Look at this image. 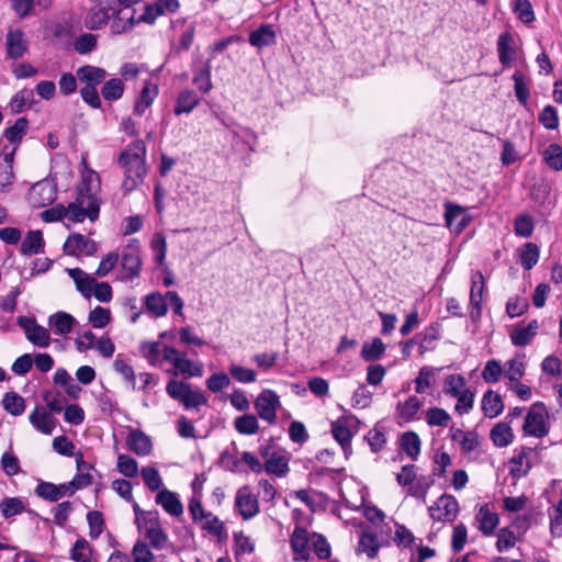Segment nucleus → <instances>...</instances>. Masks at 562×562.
I'll list each match as a JSON object with an SVG mask.
<instances>
[{
	"mask_svg": "<svg viewBox=\"0 0 562 562\" xmlns=\"http://www.w3.org/2000/svg\"><path fill=\"white\" fill-rule=\"evenodd\" d=\"M426 420L429 426H447L450 420V415L439 407H430L426 412Z\"/></svg>",
	"mask_w": 562,
	"mask_h": 562,
	"instance_id": "obj_60",
	"label": "nucleus"
},
{
	"mask_svg": "<svg viewBox=\"0 0 562 562\" xmlns=\"http://www.w3.org/2000/svg\"><path fill=\"white\" fill-rule=\"evenodd\" d=\"M265 470L269 474L283 477L289 472L288 459L283 456L272 454V457L265 462Z\"/></svg>",
	"mask_w": 562,
	"mask_h": 562,
	"instance_id": "obj_41",
	"label": "nucleus"
},
{
	"mask_svg": "<svg viewBox=\"0 0 562 562\" xmlns=\"http://www.w3.org/2000/svg\"><path fill=\"white\" fill-rule=\"evenodd\" d=\"M211 59L204 60L202 56H198L192 61L193 78L192 82L202 93H207L212 88L211 81Z\"/></svg>",
	"mask_w": 562,
	"mask_h": 562,
	"instance_id": "obj_8",
	"label": "nucleus"
},
{
	"mask_svg": "<svg viewBox=\"0 0 562 562\" xmlns=\"http://www.w3.org/2000/svg\"><path fill=\"white\" fill-rule=\"evenodd\" d=\"M200 103V98L193 90H183L179 93L173 109L175 114L190 113Z\"/></svg>",
	"mask_w": 562,
	"mask_h": 562,
	"instance_id": "obj_28",
	"label": "nucleus"
},
{
	"mask_svg": "<svg viewBox=\"0 0 562 562\" xmlns=\"http://www.w3.org/2000/svg\"><path fill=\"white\" fill-rule=\"evenodd\" d=\"M145 306L155 317L165 316L168 312L167 297L158 292L146 295Z\"/></svg>",
	"mask_w": 562,
	"mask_h": 562,
	"instance_id": "obj_31",
	"label": "nucleus"
},
{
	"mask_svg": "<svg viewBox=\"0 0 562 562\" xmlns=\"http://www.w3.org/2000/svg\"><path fill=\"white\" fill-rule=\"evenodd\" d=\"M428 510L432 519L451 522L458 515L459 506L454 496L443 494Z\"/></svg>",
	"mask_w": 562,
	"mask_h": 562,
	"instance_id": "obj_6",
	"label": "nucleus"
},
{
	"mask_svg": "<svg viewBox=\"0 0 562 562\" xmlns=\"http://www.w3.org/2000/svg\"><path fill=\"white\" fill-rule=\"evenodd\" d=\"M56 198V184L48 179L36 182L29 192V202L35 209H41L52 204Z\"/></svg>",
	"mask_w": 562,
	"mask_h": 562,
	"instance_id": "obj_5",
	"label": "nucleus"
},
{
	"mask_svg": "<svg viewBox=\"0 0 562 562\" xmlns=\"http://www.w3.org/2000/svg\"><path fill=\"white\" fill-rule=\"evenodd\" d=\"M515 42L510 33L505 32L498 36L497 54L501 64L505 67L510 66L516 58Z\"/></svg>",
	"mask_w": 562,
	"mask_h": 562,
	"instance_id": "obj_15",
	"label": "nucleus"
},
{
	"mask_svg": "<svg viewBox=\"0 0 562 562\" xmlns=\"http://www.w3.org/2000/svg\"><path fill=\"white\" fill-rule=\"evenodd\" d=\"M35 493L38 497L52 503L58 502L60 499L57 485L50 482L41 481L35 488Z\"/></svg>",
	"mask_w": 562,
	"mask_h": 562,
	"instance_id": "obj_57",
	"label": "nucleus"
},
{
	"mask_svg": "<svg viewBox=\"0 0 562 562\" xmlns=\"http://www.w3.org/2000/svg\"><path fill=\"white\" fill-rule=\"evenodd\" d=\"M477 519L480 521L479 529L484 536H492L499 522L498 515L494 512L488 510L486 506H482L480 508Z\"/></svg>",
	"mask_w": 562,
	"mask_h": 562,
	"instance_id": "obj_30",
	"label": "nucleus"
},
{
	"mask_svg": "<svg viewBox=\"0 0 562 562\" xmlns=\"http://www.w3.org/2000/svg\"><path fill=\"white\" fill-rule=\"evenodd\" d=\"M531 453V448L522 447L520 451L509 460V474L513 477L521 479L529 473L532 468V463L530 461Z\"/></svg>",
	"mask_w": 562,
	"mask_h": 562,
	"instance_id": "obj_11",
	"label": "nucleus"
},
{
	"mask_svg": "<svg viewBox=\"0 0 562 562\" xmlns=\"http://www.w3.org/2000/svg\"><path fill=\"white\" fill-rule=\"evenodd\" d=\"M0 510L4 518H10L21 514L24 510V504L18 497H7L0 503Z\"/></svg>",
	"mask_w": 562,
	"mask_h": 562,
	"instance_id": "obj_54",
	"label": "nucleus"
},
{
	"mask_svg": "<svg viewBox=\"0 0 562 562\" xmlns=\"http://www.w3.org/2000/svg\"><path fill=\"white\" fill-rule=\"evenodd\" d=\"M175 371H168L169 373L177 375L178 373L186 374L188 376H201L203 374V366L201 363L194 364L191 360L184 356L178 359L175 364Z\"/></svg>",
	"mask_w": 562,
	"mask_h": 562,
	"instance_id": "obj_38",
	"label": "nucleus"
},
{
	"mask_svg": "<svg viewBox=\"0 0 562 562\" xmlns=\"http://www.w3.org/2000/svg\"><path fill=\"white\" fill-rule=\"evenodd\" d=\"M465 379L461 374H450L445 380V393L451 397L459 395L465 390Z\"/></svg>",
	"mask_w": 562,
	"mask_h": 562,
	"instance_id": "obj_52",
	"label": "nucleus"
},
{
	"mask_svg": "<svg viewBox=\"0 0 562 562\" xmlns=\"http://www.w3.org/2000/svg\"><path fill=\"white\" fill-rule=\"evenodd\" d=\"M119 165L124 169L122 189L125 193L135 190L147 175L146 145L143 139L131 143L119 157Z\"/></svg>",
	"mask_w": 562,
	"mask_h": 562,
	"instance_id": "obj_1",
	"label": "nucleus"
},
{
	"mask_svg": "<svg viewBox=\"0 0 562 562\" xmlns=\"http://www.w3.org/2000/svg\"><path fill=\"white\" fill-rule=\"evenodd\" d=\"M385 352V345L380 338H373L369 342H364L361 349V358L366 361H375L382 358Z\"/></svg>",
	"mask_w": 562,
	"mask_h": 562,
	"instance_id": "obj_37",
	"label": "nucleus"
},
{
	"mask_svg": "<svg viewBox=\"0 0 562 562\" xmlns=\"http://www.w3.org/2000/svg\"><path fill=\"white\" fill-rule=\"evenodd\" d=\"M95 251L97 244L78 233L69 235L64 244V252L68 256H78L80 254L92 256Z\"/></svg>",
	"mask_w": 562,
	"mask_h": 562,
	"instance_id": "obj_9",
	"label": "nucleus"
},
{
	"mask_svg": "<svg viewBox=\"0 0 562 562\" xmlns=\"http://www.w3.org/2000/svg\"><path fill=\"white\" fill-rule=\"evenodd\" d=\"M32 426L44 435H50L56 427V419L45 411L40 412L38 407L30 414Z\"/></svg>",
	"mask_w": 562,
	"mask_h": 562,
	"instance_id": "obj_18",
	"label": "nucleus"
},
{
	"mask_svg": "<svg viewBox=\"0 0 562 562\" xmlns=\"http://www.w3.org/2000/svg\"><path fill=\"white\" fill-rule=\"evenodd\" d=\"M546 406L541 402L535 403L527 413L522 429L525 434L537 438L544 437L549 429L546 426Z\"/></svg>",
	"mask_w": 562,
	"mask_h": 562,
	"instance_id": "obj_4",
	"label": "nucleus"
},
{
	"mask_svg": "<svg viewBox=\"0 0 562 562\" xmlns=\"http://www.w3.org/2000/svg\"><path fill=\"white\" fill-rule=\"evenodd\" d=\"M485 281L481 271H474L471 276L470 305L479 306L483 301Z\"/></svg>",
	"mask_w": 562,
	"mask_h": 562,
	"instance_id": "obj_36",
	"label": "nucleus"
},
{
	"mask_svg": "<svg viewBox=\"0 0 562 562\" xmlns=\"http://www.w3.org/2000/svg\"><path fill=\"white\" fill-rule=\"evenodd\" d=\"M121 266L124 271H126L125 279L132 280L138 277L142 260L139 250L137 248H131L128 251H124L122 254Z\"/></svg>",
	"mask_w": 562,
	"mask_h": 562,
	"instance_id": "obj_17",
	"label": "nucleus"
},
{
	"mask_svg": "<svg viewBox=\"0 0 562 562\" xmlns=\"http://www.w3.org/2000/svg\"><path fill=\"white\" fill-rule=\"evenodd\" d=\"M535 223L530 215L521 214L515 218L514 232L517 236L530 237L533 233Z\"/></svg>",
	"mask_w": 562,
	"mask_h": 562,
	"instance_id": "obj_51",
	"label": "nucleus"
},
{
	"mask_svg": "<svg viewBox=\"0 0 562 562\" xmlns=\"http://www.w3.org/2000/svg\"><path fill=\"white\" fill-rule=\"evenodd\" d=\"M75 323V317L63 311L56 312L48 318L49 326L53 327L54 334L58 336L69 334L72 330Z\"/></svg>",
	"mask_w": 562,
	"mask_h": 562,
	"instance_id": "obj_19",
	"label": "nucleus"
},
{
	"mask_svg": "<svg viewBox=\"0 0 562 562\" xmlns=\"http://www.w3.org/2000/svg\"><path fill=\"white\" fill-rule=\"evenodd\" d=\"M125 86L119 78H111L103 82L101 94L106 101H116L123 97Z\"/></svg>",
	"mask_w": 562,
	"mask_h": 562,
	"instance_id": "obj_33",
	"label": "nucleus"
},
{
	"mask_svg": "<svg viewBox=\"0 0 562 562\" xmlns=\"http://www.w3.org/2000/svg\"><path fill=\"white\" fill-rule=\"evenodd\" d=\"M539 247L535 243H526L521 249L520 263L525 270H531L538 262Z\"/></svg>",
	"mask_w": 562,
	"mask_h": 562,
	"instance_id": "obj_40",
	"label": "nucleus"
},
{
	"mask_svg": "<svg viewBox=\"0 0 562 562\" xmlns=\"http://www.w3.org/2000/svg\"><path fill=\"white\" fill-rule=\"evenodd\" d=\"M100 189V178L99 175L89 170L88 172L82 175V181L78 189V195H82L83 198L91 200L98 199L95 196V192Z\"/></svg>",
	"mask_w": 562,
	"mask_h": 562,
	"instance_id": "obj_25",
	"label": "nucleus"
},
{
	"mask_svg": "<svg viewBox=\"0 0 562 562\" xmlns=\"http://www.w3.org/2000/svg\"><path fill=\"white\" fill-rule=\"evenodd\" d=\"M514 12L525 24H529L536 19L532 5L528 0H516L514 4Z\"/></svg>",
	"mask_w": 562,
	"mask_h": 562,
	"instance_id": "obj_56",
	"label": "nucleus"
},
{
	"mask_svg": "<svg viewBox=\"0 0 562 562\" xmlns=\"http://www.w3.org/2000/svg\"><path fill=\"white\" fill-rule=\"evenodd\" d=\"M190 387L191 385L187 382L170 380L166 385V392L171 398L180 401L182 403L183 397H186V394L188 393Z\"/></svg>",
	"mask_w": 562,
	"mask_h": 562,
	"instance_id": "obj_61",
	"label": "nucleus"
},
{
	"mask_svg": "<svg viewBox=\"0 0 562 562\" xmlns=\"http://www.w3.org/2000/svg\"><path fill=\"white\" fill-rule=\"evenodd\" d=\"M481 407L486 417L494 418L503 412L504 403L501 395L488 390L482 397Z\"/></svg>",
	"mask_w": 562,
	"mask_h": 562,
	"instance_id": "obj_24",
	"label": "nucleus"
},
{
	"mask_svg": "<svg viewBox=\"0 0 562 562\" xmlns=\"http://www.w3.org/2000/svg\"><path fill=\"white\" fill-rule=\"evenodd\" d=\"M234 428L240 435H255L259 430V423L255 415L252 414H244L239 417H236L234 420Z\"/></svg>",
	"mask_w": 562,
	"mask_h": 562,
	"instance_id": "obj_34",
	"label": "nucleus"
},
{
	"mask_svg": "<svg viewBox=\"0 0 562 562\" xmlns=\"http://www.w3.org/2000/svg\"><path fill=\"white\" fill-rule=\"evenodd\" d=\"M66 210L69 220L72 222H83L86 217L93 222L99 217L100 201L99 199L88 200L78 195L76 201L69 203Z\"/></svg>",
	"mask_w": 562,
	"mask_h": 562,
	"instance_id": "obj_2",
	"label": "nucleus"
},
{
	"mask_svg": "<svg viewBox=\"0 0 562 562\" xmlns=\"http://www.w3.org/2000/svg\"><path fill=\"white\" fill-rule=\"evenodd\" d=\"M249 43L258 48L276 43V32L272 25L263 24L249 34Z\"/></svg>",
	"mask_w": 562,
	"mask_h": 562,
	"instance_id": "obj_23",
	"label": "nucleus"
},
{
	"mask_svg": "<svg viewBox=\"0 0 562 562\" xmlns=\"http://www.w3.org/2000/svg\"><path fill=\"white\" fill-rule=\"evenodd\" d=\"M34 102V92L32 89L24 88L16 92L10 102L12 113L19 114L27 106L30 108Z\"/></svg>",
	"mask_w": 562,
	"mask_h": 562,
	"instance_id": "obj_32",
	"label": "nucleus"
},
{
	"mask_svg": "<svg viewBox=\"0 0 562 562\" xmlns=\"http://www.w3.org/2000/svg\"><path fill=\"white\" fill-rule=\"evenodd\" d=\"M126 445L137 456H148L153 448L150 438L138 429L132 430L128 434Z\"/></svg>",
	"mask_w": 562,
	"mask_h": 562,
	"instance_id": "obj_16",
	"label": "nucleus"
},
{
	"mask_svg": "<svg viewBox=\"0 0 562 562\" xmlns=\"http://www.w3.org/2000/svg\"><path fill=\"white\" fill-rule=\"evenodd\" d=\"M66 272L74 280L77 291L80 292L83 297L90 299L97 282L95 278L88 276L80 268H67Z\"/></svg>",
	"mask_w": 562,
	"mask_h": 562,
	"instance_id": "obj_14",
	"label": "nucleus"
},
{
	"mask_svg": "<svg viewBox=\"0 0 562 562\" xmlns=\"http://www.w3.org/2000/svg\"><path fill=\"white\" fill-rule=\"evenodd\" d=\"M117 470L126 477H135L138 473L137 461L127 454H120L117 458Z\"/></svg>",
	"mask_w": 562,
	"mask_h": 562,
	"instance_id": "obj_55",
	"label": "nucleus"
},
{
	"mask_svg": "<svg viewBox=\"0 0 562 562\" xmlns=\"http://www.w3.org/2000/svg\"><path fill=\"white\" fill-rule=\"evenodd\" d=\"M114 14H119L115 7L110 4L101 7L97 11L91 12L87 20V26L90 30H99L105 25Z\"/></svg>",
	"mask_w": 562,
	"mask_h": 562,
	"instance_id": "obj_26",
	"label": "nucleus"
},
{
	"mask_svg": "<svg viewBox=\"0 0 562 562\" xmlns=\"http://www.w3.org/2000/svg\"><path fill=\"white\" fill-rule=\"evenodd\" d=\"M291 548L293 550L295 561H308V532L305 528L295 527L291 536Z\"/></svg>",
	"mask_w": 562,
	"mask_h": 562,
	"instance_id": "obj_12",
	"label": "nucleus"
},
{
	"mask_svg": "<svg viewBox=\"0 0 562 562\" xmlns=\"http://www.w3.org/2000/svg\"><path fill=\"white\" fill-rule=\"evenodd\" d=\"M27 50L26 43L23 40V32L20 30L10 31L7 35V53L11 59L22 57Z\"/></svg>",
	"mask_w": 562,
	"mask_h": 562,
	"instance_id": "obj_21",
	"label": "nucleus"
},
{
	"mask_svg": "<svg viewBox=\"0 0 562 562\" xmlns=\"http://www.w3.org/2000/svg\"><path fill=\"white\" fill-rule=\"evenodd\" d=\"M119 14H114V21L111 25V30L114 34H121L134 27L136 24L135 21V11L127 18L123 15V10L117 9Z\"/></svg>",
	"mask_w": 562,
	"mask_h": 562,
	"instance_id": "obj_46",
	"label": "nucleus"
},
{
	"mask_svg": "<svg viewBox=\"0 0 562 562\" xmlns=\"http://www.w3.org/2000/svg\"><path fill=\"white\" fill-rule=\"evenodd\" d=\"M157 94V87H153L150 89L149 85H145L140 91L138 99L134 105V113L136 115H142L144 112L151 105L155 97Z\"/></svg>",
	"mask_w": 562,
	"mask_h": 562,
	"instance_id": "obj_39",
	"label": "nucleus"
},
{
	"mask_svg": "<svg viewBox=\"0 0 562 562\" xmlns=\"http://www.w3.org/2000/svg\"><path fill=\"white\" fill-rule=\"evenodd\" d=\"M401 448L413 460L420 453V439L414 431H406L401 436Z\"/></svg>",
	"mask_w": 562,
	"mask_h": 562,
	"instance_id": "obj_35",
	"label": "nucleus"
},
{
	"mask_svg": "<svg viewBox=\"0 0 562 562\" xmlns=\"http://www.w3.org/2000/svg\"><path fill=\"white\" fill-rule=\"evenodd\" d=\"M145 538L149 541L150 546L156 550L164 549L168 541V536L161 527L146 528Z\"/></svg>",
	"mask_w": 562,
	"mask_h": 562,
	"instance_id": "obj_58",
	"label": "nucleus"
},
{
	"mask_svg": "<svg viewBox=\"0 0 562 562\" xmlns=\"http://www.w3.org/2000/svg\"><path fill=\"white\" fill-rule=\"evenodd\" d=\"M27 128L29 121L25 117H20L12 126L4 130L3 135L10 143H20Z\"/></svg>",
	"mask_w": 562,
	"mask_h": 562,
	"instance_id": "obj_44",
	"label": "nucleus"
},
{
	"mask_svg": "<svg viewBox=\"0 0 562 562\" xmlns=\"http://www.w3.org/2000/svg\"><path fill=\"white\" fill-rule=\"evenodd\" d=\"M247 487L239 490L236 494L235 506L245 520L254 518L259 513L257 496L245 493Z\"/></svg>",
	"mask_w": 562,
	"mask_h": 562,
	"instance_id": "obj_10",
	"label": "nucleus"
},
{
	"mask_svg": "<svg viewBox=\"0 0 562 562\" xmlns=\"http://www.w3.org/2000/svg\"><path fill=\"white\" fill-rule=\"evenodd\" d=\"M539 122L547 130H557L559 126L558 111L552 105H546L539 114Z\"/></svg>",
	"mask_w": 562,
	"mask_h": 562,
	"instance_id": "obj_62",
	"label": "nucleus"
},
{
	"mask_svg": "<svg viewBox=\"0 0 562 562\" xmlns=\"http://www.w3.org/2000/svg\"><path fill=\"white\" fill-rule=\"evenodd\" d=\"M134 562H153L154 554L147 543L142 540L135 542L132 549Z\"/></svg>",
	"mask_w": 562,
	"mask_h": 562,
	"instance_id": "obj_64",
	"label": "nucleus"
},
{
	"mask_svg": "<svg viewBox=\"0 0 562 562\" xmlns=\"http://www.w3.org/2000/svg\"><path fill=\"white\" fill-rule=\"evenodd\" d=\"M98 36L92 33H83L77 37L74 43V48L77 53L85 55L89 54L97 47Z\"/></svg>",
	"mask_w": 562,
	"mask_h": 562,
	"instance_id": "obj_49",
	"label": "nucleus"
},
{
	"mask_svg": "<svg viewBox=\"0 0 562 562\" xmlns=\"http://www.w3.org/2000/svg\"><path fill=\"white\" fill-rule=\"evenodd\" d=\"M111 321V312L109 308L97 306L89 313V322L94 328H103Z\"/></svg>",
	"mask_w": 562,
	"mask_h": 562,
	"instance_id": "obj_59",
	"label": "nucleus"
},
{
	"mask_svg": "<svg viewBox=\"0 0 562 562\" xmlns=\"http://www.w3.org/2000/svg\"><path fill=\"white\" fill-rule=\"evenodd\" d=\"M45 241L41 231H30L21 243V252L32 256L44 252Z\"/></svg>",
	"mask_w": 562,
	"mask_h": 562,
	"instance_id": "obj_20",
	"label": "nucleus"
},
{
	"mask_svg": "<svg viewBox=\"0 0 562 562\" xmlns=\"http://www.w3.org/2000/svg\"><path fill=\"white\" fill-rule=\"evenodd\" d=\"M3 409L12 416H20L26 408L25 400L16 392H7L2 398Z\"/></svg>",
	"mask_w": 562,
	"mask_h": 562,
	"instance_id": "obj_29",
	"label": "nucleus"
},
{
	"mask_svg": "<svg viewBox=\"0 0 562 562\" xmlns=\"http://www.w3.org/2000/svg\"><path fill=\"white\" fill-rule=\"evenodd\" d=\"M258 416L270 425L277 420V411L281 406L279 395L270 389H265L254 403Z\"/></svg>",
	"mask_w": 562,
	"mask_h": 562,
	"instance_id": "obj_3",
	"label": "nucleus"
},
{
	"mask_svg": "<svg viewBox=\"0 0 562 562\" xmlns=\"http://www.w3.org/2000/svg\"><path fill=\"white\" fill-rule=\"evenodd\" d=\"M529 308V303L526 299L513 296L507 301L506 313L510 318L518 317L526 313Z\"/></svg>",
	"mask_w": 562,
	"mask_h": 562,
	"instance_id": "obj_63",
	"label": "nucleus"
},
{
	"mask_svg": "<svg viewBox=\"0 0 562 562\" xmlns=\"http://www.w3.org/2000/svg\"><path fill=\"white\" fill-rule=\"evenodd\" d=\"M380 549L378 538L372 532H363L359 540V550L367 553L369 559H374Z\"/></svg>",
	"mask_w": 562,
	"mask_h": 562,
	"instance_id": "obj_48",
	"label": "nucleus"
},
{
	"mask_svg": "<svg viewBox=\"0 0 562 562\" xmlns=\"http://www.w3.org/2000/svg\"><path fill=\"white\" fill-rule=\"evenodd\" d=\"M435 480L430 476H416L415 483L412 484L408 488V495L416 498H426V494L429 487L434 484Z\"/></svg>",
	"mask_w": 562,
	"mask_h": 562,
	"instance_id": "obj_50",
	"label": "nucleus"
},
{
	"mask_svg": "<svg viewBox=\"0 0 562 562\" xmlns=\"http://www.w3.org/2000/svg\"><path fill=\"white\" fill-rule=\"evenodd\" d=\"M423 406V402L416 396H409L404 403L398 402L397 412L400 417L411 420Z\"/></svg>",
	"mask_w": 562,
	"mask_h": 562,
	"instance_id": "obj_43",
	"label": "nucleus"
},
{
	"mask_svg": "<svg viewBox=\"0 0 562 562\" xmlns=\"http://www.w3.org/2000/svg\"><path fill=\"white\" fill-rule=\"evenodd\" d=\"M445 220L447 227L460 234L471 222V216L460 205L447 202L445 204Z\"/></svg>",
	"mask_w": 562,
	"mask_h": 562,
	"instance_id": "obj_7",
	"label": "nucleus"
},
{
	"mask_svg": "<svg viewBox=\"0 0 562 562\" xmlns=\"http://www.w3.org/2000/svg\"><path fill=\"white\" fill-rule=\"evenodd\" d=\"M546 164L555 171L562 170V146L550 144L544 150Z\"/></svg>",
	"mask_w": 562,
	"mask_h": 562,
	"instance_id": "obj_47",
	"label": "nucleus"
},
{
	"mask_svg": "<svg viewBox=\"0 0 562 562\" xmlns=\"http://www.w3.org/2000/svg\"><path fill=\"white\" fill-rule=\"evenodd\" d=\"M77 77L80 81L86 82V85L97 87L104 82L106 71L101 67L85 65L77 69Z\"/></svg>",
	"mask_w": 562,
	"mask_h": 562,
	"instance_id": "obj_22",
	"label": "nucleus"
},
{
	"mask_svg": "<svg viewBox=\"0 0 562 562\" xmlns=\"http://www.w3.org/2000/svg\"><path fill=\"white\" fill-rule=\"evenodd\" d=\"M26 338L29 339V341H31L33 345L40 348H46L49 346L50 342L48 330L38 324L33 326L31 331L26 335Z\"/></svg>",
	"mask_w": 562,
	"mask_h": 562,
	"instance_id": "obj_53",
	"label": "nucleus"
},
{
	"mask_svg": "<svg viewBox=\"0 0 562 562\" xmlns=\"http://www.w3.org/2000/svg\"><path fill=\"white\" fill-rule=\"evenodd\" d=\"M155 501L156 504L160 505L171 516L178 517L183 513V505L178 494L167 488L160 490Z\"/></svg>",
	"mask_w": 562,
	"mask_h": 562,
	"instance_id": "obj_13",
	"label": "nucleus"
},
{
	"mask_svg": "<svg viewBox=\"0 0 562 562\" xmlns=\"http://www.w3.org/2000/svg\"><path fill=\"white\" fill-rule=\"evenodd\" d=\"M490 437L496 447L505 448L513 442L514 432L507 423H498L491 429Z\"/></svg>",
	"mask_w": 562,
	"mask_h": 562,
	"instance_id": "obj_27",
	"label": "nucleus"
},
{
	"mask_svg": "<svg viewBox=\"0 0 562 562\" xmlns=\"http://www.w3.org/2000/svg\"><path fill=\"white\" fill-rule=\"evenodd\" d=\"M92 549L89 542L81 538L78 539L70 550V559L75 562H92L91 561Z\"/></svg>",
	"mask_w": 562,
	"mask_h": 562,
	"instance_id": "obj_42",
	"label": "nucleus"
},
{
	"mask_svg": "<svg viewBox=\"0 0 562 562\" xmlns=\"http://www.w3.org/2000/svg\"><path fill=\"white\" fill-rule=\"evenodd\" d=\"M515 95L521 105H526L530 95L525 76L517 70L513 75Z\"/></svg>",
	"mask_w": 562,
	"mask_h": 562,
	"instance_id": "obj_45",
	"label": "nucleus"
}]
</instances>
